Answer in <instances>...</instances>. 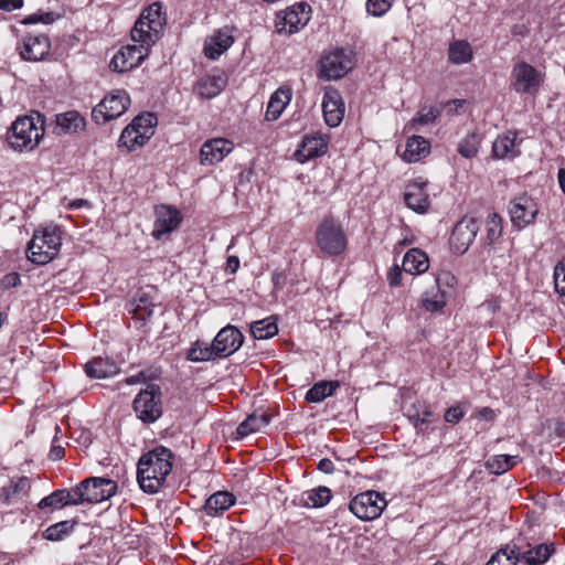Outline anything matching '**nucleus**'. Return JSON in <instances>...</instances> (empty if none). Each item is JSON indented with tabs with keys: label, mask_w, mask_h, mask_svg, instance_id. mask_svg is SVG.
Instances as JSON below:
<instances>
[{
	"label": "nucleus",
	"mask_w": 565,
	"mask_h": 565,
	"mask_svg": "<svg viewBox=\"0 0 565 565\" xmlns=\"http://www.w3.org/2000/svg\"><path fill=\"white\" fill-rule=\"evenodd\" d=\"M172 451L163 446H158L140 457L137 480L145 492L156 493L159 491L172 470Z\"/></svg>",
	"instance_id": "nucleus-1"
},
{
	"label": "nucleus",
	"mask_w": 565,
	"mask_h": 565,
	"mask_svg": "<svg viewBox=\"0 0 565 565\" xmlns=\"http://www.w3.org/2000/svg\"><path fill=\"white\" fill-rule=\"evenodd\" d=\"M43 135V120L41 115L35 113V116L17 118L8 131L7 141L14 150L31 151L39 145Z\"/></svg>",
	"instance_id": "nucleus-2"
},
{
	"label": "nucleus",
	"mask_w": 565,
	"mask_h": 565,
	"mask_svg": "<svg viewBox=\"0 0 565 565\" xmlns=\"http://www.w3.org/2000/svg\"><path fill=\"white\" fill-rule=\"evenodd\" d=\"M62 245L61 230L46 226L34 232L28 244V258L38 265H45L58 253Z\"/></svg>",
	"instance_id": "nucleus-3"
},
{
	"label": "nucleus",
	"mask_w": 565,
	"mask_h": 565,
	"mask_svg": "<svg viewBox=\"0 0 565 565\" xmlns=\"http://www.w3.org/2000/svg\"><path fill=\"white\" fill-rule=\"evenodd\" d=\"M166 17L160 3L154 2L142 11L131 30V39L137 43L154 44L163 30Z\"/></svg>",
	"instance_id": "nucleus-4"
},
{
	"label": "nucleus",
	"mask_w": 565,
	"mask_h": 565,
	"mask_svg": "<svg viewBox=\"0 0 565 565\" xmlns=\"http://www.w3.org/2000/svg\"><path fill=\"white\" fill-rule=\"evenodd\" d=\"M157 124L158 119L152 113L138 115L121 131L118 140L119 148L130 152L142 147L153 136Z\"/></svg>",
	"instance_id": "nucleus-5"
},
{
	"label": "nucleus",
	"mask_w": 565,
	"mask_h": 565,
	"mask_svg": "<svg viewBox=\"0 0 565 565\" xmlns=\"http://www.w3.org/2000/svg\"><path fill=\"white\" fill-rule=\"evenodd\" d=\"M316 242L327 255L335 256L347 248V236L341 223L333 216H326L316 230Z\"/></svg>",
	"instance_id": "nucleus-6"
},
{
	"label": "nucleus",
	"mask_w": 565,
	"mask_h": 565,
	"mask_svg": "<svg viewBox=\"0 0 565 565\" xmlns=\"http://www.w3.org/2000/svg\"><path fill=\"white\" fill-rule=\"evenodd\" d=\"M130 105V97L124 89L105 96L92 110L93 120L100 125L120 117Z\"/></svg>",
	"instance_id": "nucleus-7"
},
{
	"label": "nucleus",
	"mask_w": 565,
	"mask_h": 565,
	"mask_svg": "<svg viewBox=\"0 0 565 565\" xmlns=\"http://www.w3.org/2000/svg\"><path fill=\"white\" fill-rule=\"evenodd\" d=\"M387 502L377 491L369 490L356 494L350 502V511L360 520L371 521L381 515Z\"/></svg>",
	"instance_id": "nucleus-8"
},
{
	"label": "nucleus",
	"mask_w": 565,
	"mask_h": 565,
	"mask_svg": "<svg viewBox=\"0 0 565 565\" xmlns=\"http://www.w3.org/2000/svg\"><path fill=\"white\" fill-rule=\"evenodd\" d=\"M134 409L142 422L153 423L162 414L160 405V388L157 385H148L146 390L134 399Z\"/></svg>",
	"instance_id": "nucleus-9"
},
{
	"label": "nucleus",
	"mask_w": 565,
	"mask_h": 565,
	"mask_svg": "<svg viewBox=\"0 0 565 565\" xmlns=\"http://www.w3.org/2000/svg\"><path fill=\"white\" fill-rule=\"evenodd\" d=\"M309 20L310 7L307 3H297L277 14L275 28L280 34H292L307 25Z\"/></svg>",
	"instance_id": "nucleus-10"
},
{
	"label": "nucleus",
	"mask_w": 565,
	"mask_h": 565,
	"mask_svg": "<svg viewBox=\"0 0 565 565\" xmlns=\"http://www.w3.org/2000/svg\"><path fill=\"white\" fill-rule=\"evenodd\" d=\"M479 228V222L476 217L468 215L463 216L459 222H457L450 236V246L452 250L460 255L465 254L475 241Z\"/></svg>",
	"instance_id": "nucleus-11"
},
{
	"label": "nucleus",
	"mask_w": 565,
	"mask_h": 565,
	"mask_svg": "<svg viewBox=\"0 0 565 565\" xmlns=\"http://www.w3.org/2000/svg\"><path fill=\"white\" fill-rule=\"evenodd\" d=\"M152 44L139 43L121 47L111 58L109 67L114 72H127L141 64Z\"/></svg>",
	"instance_id": "nucleus-12"
},
{
	"label": "nucleus",
	"mask_w": 565,
	"mask_h": 565,
	"mask_svg": "<svg viewBox=\"0 0 565 565\" xmlns=\"http://www.w3.org/2000/svg\"><path fill=\"white\" fill-rule=\"evenodd\" d=\"M352 68L350 55L342 49H337L321 60V76L327 79H337Z\"/></svg>",
	"instance_id": "nucleus-13"
},
{
	"label": "nucleus",
	"mask_w": 565,
	"mask_h": 565,
	"mask_svg": "<svg viewBox=\"0 0 565 565\" xmlns=\"http://www.w3.org/2000/svg\"><path fill=\"white\" fill-rule=\"evenodd\" d=\"M243 342L242 332L236 327L228 324L217 332L212 344L217 358H227L236 352Z\"/></svg>",
	"instance_id": "nucleus-14"
},
{
	"label": "nucleus",
	"mask_w": 565,
	"mask_h": 565,
	"mask_svg": "<svg viewBox=\"0 0 565 565\" xmlns=\"http://www.w3.org/2000/svg\"><path fill=\"white\" fill-rule=\"evenodd\" d=\"M83 490L87 503H98L111 498L117 491V483L107 478L90 477L84 479Z\"/></svg>",
	"instance_id": "nucleus-15"
},
{
	"label": "nucleus",
	"mask_w": 565,
	"mask_h": 565,
	"mask_svg": "<svg viewBox=\"0 0 565 565\" xmlns=\"http://www.w3.org/2000/svg\"><path fill=\"white\" fill-rule=\"evenodd\" d=\"M509 213L514 225L524 227L534 221L537 206L531 196L522 194L510 202Z\"/></svg>",
	"instance_id": "nucleus-16"
},
{
	"label": "nucleus",
	"mask_w": 565,
	"mask_h": 565,
	"mask_svg": "<svg viewBox=\"0 0 565 565\" xmlns=\"http://www.w3.org/2000/svg\"><path fill=\"white\" fill-rule=\"evenodd\" d=\"M513 87L518 93L534 94L540 86L539 72L525 62L518 63L512 71Z\"/></svg>",
	"instance_id": "nucleus-17"
},
{
	"label": "nucleus",
	"mask_w": 565,
	"mask_h": 565,
	"mask_svg": "<svg viewBox=\"0 0 565 565\" xmlns=\"http://www.w3.org/2000/svg\"><path fill=\"white\" fill-rule=\"evenodd\" d=\"M23 60L38 62L43 60L51 50V42L45 34H29L23 38L22 45L19 47Z\"/></svg>",
	"instance_id": "nucleus-18"
},
{
	"label": "nucleus",
	"mask_w": 565,
	"mask_h": 565,
	"mask_svg": "<svg viewBox=\"0 0 565 565\" xmlns=\"http://www.w3.org/2000/svg\"><path fill=\"white\" fill-rule=\"evenodd\" d=\"M154 214L156 221L152 234L156 238L174 231L182 220L180 212L170 205L157 206Z\"/></svg>",
	"instance_id": "nucleus-19"
},
{
	"label": "nucleus",
	"mask_w": 565,
	"mask_h": 565,
	"mask_svg": "<svg viewBox=\"0 0 565 565\" xmlns=\"http://www.w3.org/2000/svg\"><path fill=\"white\" fill-rule=\"evenodd\" d=\"M324 121L329 127H338L344 116V103L340 93L335 89H327L322 100Z\"/></svg>",
	"instance_id": "nucleus-20"
},
{
	"label": "nucleus",
	"mask_w": 565,
	"mask_h": 565,
	"mask_svg": "<svg viewBox=\"0 0 565 565\" xmlns=\"http://www.w3.org/2000/svg\"><path fill=\"white\" fill-rule=\"evenodd\" d=\"M234 43L232 29L224 26L216 30L204 42V54L209 60H217Z\"/></svg>",
	"instance_id": "nucleus-21"
},
{
	"label": "nucleus",
	"mask_w": 565,
	"mask_h": 565,
	"mask_svg": "<svg viewBox=\"0 0 565 565\" xmlns=\"http://www.w3.org/2000/svg\"><path fill=\"white\" fill-rule=\"evenodd\" d=\"M233 150V143L224 138L205 141L200 150L201 163L212 166L222 161Z\"/></svg>",
	"instance_id": "nucleus-22"
},
{
	"label": "nucleus",
	"mask_w": 565,
	"mask_h": 565,
	"mask_svg": "<svg viewBox=\"0 0 565 565\" xmlns=\"http://www.w3.org/2000/svg\"><path fill=\"white\" fill-rule=\"evenodd\" d=\"M426 182L418 179L406 186L404 201L415 212L423 213L428 209L429 200L425 190Z\"/></svg>",
	"instance_id": "nucleus-23"
},
{
	"label": "nucleus",
	"mask_w": 565,
	"mask_h": 565,
	"mask_svg": "<svg viewBox=\"0 0 565 565\" xmlns=\"http://www.w3.org/2000/svg\"><path fill=\"white\" fill-rule=\"evenodd\" d=\"M328 141L322 136H306L302 139L300 149L295 153L296 159L303 163L310 159L326 153Z\"/></svg>",
	"instance_id": "nucleus-24"
},
{
	"label": "nucleus",
	"mask_w": 565,
	"mask_h": 565,
	"mask_svg": "<svg viewBox=\"0 0 565 565\" xmlns=\"http://www.w3.org/2000/svg\"><path fill=\"white\" fill-rule=\"evenodd\" d=\"M85 373L90 379H107L119 373V366L108 358H94L85 364Z\"/></svg>",
	"instance_id": "nucleus-25"
},
{
	"label": "nucleus",
	"mask_w": 565,
	"mask_h": 565,
	"mask_svg": "<svg viewBox=\"0 0 565 565\" xmlns=\"http://www.w3.org/2000/svg\"><path fill=\"white\" fill-rule=\"evenodd\" d=\"M226 84L227 78L224 73L213 74L201 78L196 83V90L202 97L213 98L225 88Z\"/></svg>",
	"instance_id": "nucleus-26"
},
{
	"label": "nucleus",
	"mask_w": 565,
	"mask_h": 565,
	"mask_svg": "<svg viewBox=\"0 0 565 565\" xmlns=\"http://www.w3.org/2000/svg\"><path fill=\"white\" fill-rule=\"evenodd\" d=\"M291 89L289 87H279L271 96L267 105L266 119L276 120L282 114L286 106L291 100Z\"/></svg>",
	"instance_id": "nucleus-27"
},
{
	"label": "nucleus",
	"mask_w": 565,
	"mask_h": 565,
	"mask_svg": "<svg viewBox=\"0 0 565 565\" xmlns=\"http://www.w3.org/2000/svg\"><path fill=\"white\" fill-rule=\"evenodd\" d=\"M56 134H77L85 128V119L74 110L56 115Z\"/></svg>",
	"instance_id": "nucleus-28"
},
{
	"label": "nucleus",
	"mask_w": 565,
	"mask_h": 565,
	"mask_svg": "<svg viewBox=\"0 0 565 565\" xmlns=\"http://www.w3.org/2000/svg\"><path fill=\"white\" fill-rule=\"evenodd\" d=\"M428 256L418 248L409 249L403 258V269L408 274H423L428 269Z\"/></svg>",
	"instance_id": "nucleus-29"
},
{
	"label": "nucleus",
	"mask_w": 565,
	"mask_h": 565,
	"mask_svg": "<svg viewBox=\"0 0 565 565\" xmlns=\"http://www.w3.org/2000/svg\"><path fill=\"white\" fill-rule=\"evenodd\" d=\"M235 503V497L227 491H218L212 494L204 504V511L210 516H216Z\"/></svg>",
	"instance_id": "nucleus-30"
},
{
	"label": "nucleus",
	"mask_w": 565,
	"mask_h": 565,
	"mask_svg": "<svg viewBox=\"0 0 565 565\" xmlns=\"http://www.w3.org/2000/svg\"><path fill=\"white\" fill-rule=\"evenodd\" d=\"M493 157L497 159L513 158L518 156L516 134L509 131L499 136L492 146Z\"/></svg>",
	"instance_id": "nucleus-31"
},
{
	"label": "nucleus",
	"mask_w": 565,
	"mask_h": 565,
	"mask_svg": "<svg viewBox=\"0 0 565 565\" xmlns=\"http://www.w3.org/2000/svg\"><path fill=\"white\" fill-rule=\"evenodd\" d=\"M430 151L428 140L422 136H413L408 138L403 159L407 162H417L425 158Z\"/></svg>",
	"instance_id": "nucleus-32"
},
{
	"label": "nucleus",
	"mask_w": 565,
	"mask_h": 565,
	"mask_svg": "<svg viewBox=\"0 0 565 565\" xmlns=\"http://www.w3.org/2000/svg\"><path fill=\"white\" fill-rule=\"evenodd\" d=\"M270 423V415L266 413H253L243 420L236 428L239 438H244L249 434L260 431Z\"/></svg>",
	"instance_id": "nucleus-33"
},
{
	"label": "nucleus",
	"mask_w": 565,
	"mask_h": 565,
	"mask_svg": "<svg viewBox=\"0 0 565 565\" xmlns=\"http://www.w3.org/2000/svg\"><path fill=\"white\" fill-rule=\"evenodd\" d=\"M332 494L327 487H318L301 494L300 502L307 508H322L329 503Z\"/></svg>",
	"instance_id": "nucleus-34"
},
{
	"label": "nucleus",
	"mask_w": 565,
	"mask_h": 565,
	"mask_svg": "<svg viewBox=\"0 0 565 565\" xmlns=\"http://www.w3.org/2000/svg\"><path fill=\"white\" fill-rule=\"evenodd\" d=\"M153 302L147 294L138 295L128 305V311L134 318L146 321L153 313Z\"/></svg>",
	"instance_id": "nucleus-35"
},
{
	"label": "nucleus",
	"mask_w": 565,
	"mask_h": 565,
	"mask_svg": "<svg viewBox=\"0 0 565 565\" xmlns=\"http://www.w3.org/2000/svg\"><path fill=\"white\" fill-rule=\"evenodd\" d=\"M31 489V481L26 477H21L17 481H12L9 486L2 488L0 498L4 503L22 498Z\"/></svg>",
	"instance_id": "nucleus-36"
},
{
	"label": "nucleus",
	"mask_w": 565,
	"mask_h": 565,
	"mask_svg": "<svg viewBox=\"0 0 565 565\" xmlns=\"http://www.w3.org/2000/svg\"><path fill=\"white\" fill-rule=\"evenodd\" d=\"M519 460V456L497 455L487 460L486 468L490 473L503 475L512 469Z\"/></svg>",
	"instance_id": "nucleus-37"
},
{
	"label": "nucleus",
	"mask_w": 565,
	"mask_h": 565,
	"mask_svg": "<svg viewBox=\"0 0 565 565\" xmlns=\"http://www.w3.org/2000/svg\"><path fill=\"white\" fill-rule=\"evenodd\" d=\"M448 57L457 65L468 63L472 58L471 45L463 40L454 41L449 45Z\"/></svg>",
	"instance_id": "nucleus-38"
},
{
	"label": "nucleus",
	"mask_w": 565,
	"mask_h": 565,
	"mask_svg": "<svg viewBox=\"0 0 565 565\" xmlns=\"http://www.w3.org/2000/svg\"><path fill=\"white\" fill-rule=\"evenodd\" d=\"M250 333L257 340H267L278 333L276 320L273 317L250 323Z\"/></svg>",
	"instance_id": "nucleus-39"
},
{
	"label": "nucleus",
	"mask_w": 565,
	"mask_h": 565,
	"mask_svg": "<svg viewBox=\"0 0 565 565\" xmlns=\"http://www.w3.org/2000/svg\"><path fill=\"white\" fill-rule=\"evenodd\" d=\"M76 525V521L66 520L50 525L44 532L43 537L47 541L58 542L70 535Z\"/></svg>",
	"instance_id": "nucleus-40"
},
{
	"label": "nucleus",
	"mask_w": 565,
	"mask_h": 565,
	"mask_svg": "<svg viewBox=\"0 0 565 565\" xmlns=\"http://www.w3.org/2000/svg\"><path fill=\"white\" fill-rule=\"evenodd\" d=\"M520 563V548L516 545L501 548L486 565H518Z\"/></svg>",
	"instance_id": "nucleus-41"
},
{
	"label": "nucleus",
	"mask_w": 565,
	"mask_h": 565,
	"mask_svg": "<svg viewBox=\"0 0 565 565\" xmlns=\"http://www.w3.org/2000/svg\"><path fill=\"white\" fill-rule=\"evenodd\" d=\"M339 386L338 382L321 381L316 383L306 394L308 403H320L326 397L331 396L333 391Z\"/></svg>",
	"instance_id": "nucleus-42"
},
{
	"label": "nucleus",
	"mask_w": 565,
	"mask_h": 565,
	"mask_svg": "<svg viewBox=\"0 0 565 565\" xmlns=\"http://www.w3.org/2000/svg\"><path fill=\"white\" fill-rule=\"evenodd\" d=\"M216 356V352L211 343L205 344L200 341H196L192 348L189 350L186 359L191 362H203L214 360Z\"/></svg>",
	"instance_id": "nucleus-43"
},
{
	"label": "nucleus",
	"mask_w": 565,
	"mask_h": 565,
	"mask_svg": "<svg viewBox=\"0 0 565 565\" xmlns=\"http://www.w3.org/2000/svg\"><path fill=\"white\" fill-rule=\"evenodd\" d=\"M481 136L477 132H470L459 142L458 152L466 159H471L478 154Z\"/></svg>",
	"instance_id": "nucleus-44"
},
{
	"label": "nucleus",
	"mask_w": 565,
	"mask_h": 565,
	"mask_svg": "<svg viewBox=\"0 0 565 565\" xmlns=\"http://www.w3.org/2000/svg\"><path fill=\"white\" fill-rule=\"evenodd\" d=\"M502 234V218L499 214L492 213L487 220V238L490 244L494 243Z\"/></svg>",
	"instance_id": "nucleus-45"
},
{
	"label": "nucleus",
	"mask_w": 565,
	"mask_h": 565,
	"mask_svg": "<svg viewBox=\"0 0 565 565\" xmlns=\"http://www.w3.org/2000/svg\"><path fill=\"white\" fill-rule=\"evenodd\" d=\"M67 505V501H64V491L55 490L47 497L43 498L39 503V509L52 508V509H61Z\"/></svg>",
	"instance_id": "nucleus-46"
},
{
	"label": "nucleus",
	"mask_w": 565,
	"mask_h": 565,
	"mask_svg": "<svg viewBox=\"0 0 565 565\" xmlns=\"http://www.w3.org/2000/svg\"><path fill=\"white\" fill-rule=\"evenodd\" d=\"M64 491V501H67V505H78L83 503H87L85 499V493L83 490V482H79L76 487L71 489H63Z\"/></svg>",
	"instance_id": "nucleus-47"
},
{
	"label": "nucleus",
	"mask_w": 565,
	"mask_h": 565,
	"mask_svg": "<svg viewBox=\"0 0 565 565\" xmlns=\"http://www.w3.org/2000/svg\"><path fill=\"white\" fill-rule=\"evenodd\" d=\"M440 115V111L437 108L430 107L428 109L422 108L417 115L411 120L409 126H414L416 124L420 125H428L434 122L438 116Z\"/></svg>",
	"instance_id": "nucleus-48"
},
{
	"label": "nucleus",
	"mask_w": 565,
	"mask_h": 565,
	"mask_svg": "<svg viewBox=\"0 0 565 565\" xmlns=\"http://www.w3.org/2000/svg\"><path fill=\"white\" fill-rule=\"evenodd\" d=\"M554 282L556 292L565 296V257L554 268Z\"/></svg>",
	"instance_id": "nucleus-49"
},
{
	"label": "nucleus",
	"mask_w": 565,
	"mask_h": 565,
	"mask_svg": "<svg viewBox=\"0 0 565 565\" xmlns=\"http://www.w3.org/2000/svg\"><path fill=\"white\" fill-rule=\"evenodd\" d=\"M446 305L444 294L439 290L430 298L426 296L423 299V307L430 312H436L440 309H443Z\"/></svg>",
	"instance_id": "nucleus-50"
},
{
	"label": "nucleus",
	"mask_w": 565,
	"mask_h": 565,
	"mask_svg": "<svg viewBox=\"0 0 565 565\" xmlns=\"http://www.w3.org/2000/svg\"><path fill=\"white\" fill-rule=\"evenodd\" d=\"M391 8L390 0H367L366 10L374 17L383 15Z\"/></svg>",
	"instance_id": "nucleus-51"
},
{
	"label": "nucleus",
	"mask_w": 565,
	"mask_h": 565,
	"mask_svg": "<svg viewBox=\"0 0 565 565\" xmlns=\"http://www.w3.org/2000/svg\"><path fill=\"white\" fill-rule=\"evenodd\" d=\"M55 15L52 12H44V13H34L24 19L25 24H33L38 22H43L45 24H50L54 22Z\"/></svg>",
	"instance_id": "nucleus-52"
},
{
	"label": "nucleus",
	"mask_w": 565,
	"mask_h": 565,
	"mask_svg": "<svg viewBox=\"0 0 565 565\" xmlns=\"http://www.w3.org/2000/svg\"><path fill=\"white\" fill-rule=\"evenodd\" d=\"M466 104V99H452L444 105V109L448 116H455L461 113L462 107Z\"/></svg>",
	"instance_id": "nucleus-53"
},
{
	"label": "nucleus",
	"mask_w": 565,
	"mask_h": 565,
	"mask_svg": "<svg viewBox=\"0 0 565 565\" xmlns=\"http://www.w3.org/2000/svg\"><path fill=\"white\" fill-rule=\"evenodd\" d=\"M21 282L20 275L15 271L4 275L0 281L2 289H10L19 286Z\"/></svg>",
	"instance_id": "nucleus-54"
},
{
	"label": "nucleus",
	"mask_w": 565,
	"mask_h": 565,
	"mask_svg": "<svg viewBox=\"0 0 565 565\" xmlns=\"http://www.w3.org/2000/svg\"><path fill=\"white\" fill-rule=\"evenodd\" d=\"M463 417V412L459 406L449 407L445 413V420L450 424H457Z\"/></svg>",
	"instance_id": "nucleus-55"
},
{
	"label": "nucleus",
	"mask_w": 565,
	"mask_h": 565,
	"mask_svg": "<svg viewBox=\"0 0 565 565\" xmlns=\"http://www.w3.org/2000/svg\"><path fill=\"white\" fill-rule=\"evenodd\" d=\"M402 270L398 266H394L390 269L387 280L391 286H397L401 282Z\"/></svg>",
	"instance_id": "nucleus-56"
},
{
	"label": "nucleus",
	"mask_w": 565,
	"mask_h": 565,
	"mask_svg": "<svg viewBox=\"0 0 565 565\" xmlns=\"http://www.w3.org/2000/svg\"><path fill=\"white\" fill-rule=\"evenodd\" d=\"M22 4V0H0V8L7 11L19 9Z\"/></svg>",
	"instance_id": "nucleus-57"
},
{
	"label": "nucleus",
	"mask_w": 565,
	"mask_h": 565,
	"mask_svg": "<svg viewBox=\"0 0 565 565\" xmlns=\"http://www.w3.org/2000/svg\"><path fill=\"white\" fill-rule=\"evenodd\" d=\"M239 268V259L236 256H230L226 260L225 270L230 274H235Z\"/></svg>",
	"instance_id": "nucleus-58"
},
{
	"label": "nucleus",
	"mask_w": 565,
	"mask_h": 565,
	"mask_svg": "<svg viewBox=\"0 0 565 565\" xmlns=\"http://www.w3.org/2000/svg\"><path fill=\"white\" fill-rule=\"evenodd\" d=\"M318 469L324 473H332L334 471V465L330 459L323 458L319 461Z\"/></svg>",
	"instance_id": "nucleus-59"
},
{
	"label": "nucleus",
	"mask_w": 565,
	"mask_h": 565,
	"mask_svg": "<svg viewBox=\"0 0 565 565\" xmlns=\"http://www.w3.org/2000/svg\"><path fill=\"white\" fill-rule=\"evenodd\" d=\"M64 454H65V449L64 447L62 446H52L50 452H49V458L51 460H60L64 457Z\"/></svg>",
	"instance_id": "nucleus-60"
},
{
	"label": "nucleus",
	"mask_w": 565,
	"mask_h": 565,
	"mask_svg": "<svg viewBox=\"0 0 565 565\" xmlns=\"http://www.w3.org/2000/svg\"><path fill=\"white\" fill-rule=\"evenodd\" d=\"M430 416H431V412L426 409L423 412V416L416 415V416H412V418L415 419V425L418 426V425L428 424Z\"/></svg>",
	"instance_id": "nucleus-61"
},
{
	"label": "nucleus",
	"mask_w": 565,
	"mask_h": 565,
	"mask_svg": "<svg viewBox=\"0 0 565 565\" xmlns=\"http://www.w3.org/2000/svg\"><path fill=\"white\" fill-rule=\"evenodd\" d=\"M143 379H145L143 374H142V373H139V374H137V375H132V376L127 377V379H126V383H127L128 385H134V384L139 383V382H140L141 380H143Z\"/></svg>",
	"instance_id": "nucleus-62"
},
{
	"label": "nucleus",
	"mask_w": 565,
	"mask_h": 565,
	"mask_svg": "<svg viewBox=\"0 0 565 565\" xmlns=\"http://www.w3.org/2000/svg\"><path fill=\"white\" fill-rule=\"evenodd\" d=\"M480 416L486 419H491L493 417V411L491 408L484 407L480 411Z\"/></svg>",
	"instance_id": "nucleus-63"
},
{
	"label": "nucleus",
	"mask_w": 565,
	"mask_h": 565,
	"mask_svg": "<svg viewBox=\"0 0 565 565\" xmlns=\"http://www.w3.org/2000/svg\"><path fill=\"white\" fill-rule=\"evenodd\" d=\"M558 182H559L561 189L565 193V169H561L559 170V172H558Z\"/></svg>",
	"instance_id": "nucleus-64"
}]
</instances>
